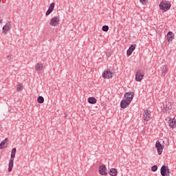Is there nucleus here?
I'll return each instance as SVG.
<instances>
[{"label":"nucleus","mask_w":176,"mask_h":176,"mask_svg":"<svg viewBox=\"0 0 176 176\" xmlns=\"http://www.w3.org/2000/svg\"><path fill=\"white\" fill-rule=\"evenodd\" d=\"M170 8H171V3L170 1L164 0L160 3V9L162 12H167V10H170Z\"/></svg>","instance_id":"1"},{"label":"nucleus","mask_w":176,"mask_h":176,"mask_svg":"<svg viewBox=\"0 0 176 176\" xmlns=\"http://www.w3.org/2000/svg\"><path fill=\"white\" fill-rule=\"evenodd\" d=\"M60 24V16H54L52 19H51L50 21V25L51 27H57V25H59Z\"/></svg>","instance_id":"2"},{"label":"nucleus","mask_w":176,"mask_h":176,"mask_svg":"<svg viewBox=\"0 0 176 176\" xmlns=\"http://www.w3.org/2000/svg\"><path fill=\"white\" fill-rule=\"evenodd\" d=\"M144 79V71L138 70L135 74V80L136 82H141Z\"/></svg>","instance_id":"3"},{"label":"nucleus","mask_w":176,"mask_h":176,"mask_svg":"<svg viewBox=\"0 0 176 176\" xmlns=\"http://www.w3.org/2000/svg\"><path fill=\"white\" fill-rule=\"evenodd\" d=\"M143 120L144 122H149L151 120V111L144 110L143 112Z\"/></svg>","instance_id":"4"},{"label":"nucleus","mask_w":176,"mask_h":176,"mask_svg":"<svg viewBox=\"0 0 176 176\" xmlns=\"http://www.w3.org/2000/svg\"><path fill=\"white\" fill-rule=\"evenodd\" d=\"M99 174L104 176L108 175V172L107 171V167L105 165H100L99 166Z\"/></svg>","instance_id":"5"},{"label":"nucleus","mask_w":176,"mask_h":176,"mask_svg":"<svg viewBox=\"0 0 176 176\" xmlns=\"http://www.w3.org/2000/svg\"><path fill=\"white\" fill-rule=\"evenodd\" d=\"M124 97L126 98V101H129V102H131L133 101V98H134V92H127L125 93Z\"/></svg>","instance_id":"6"},{"label":"nucleus","mask_w":176,"mask_h":176,"mask_svg":"<svg viewBox=\"0 0 176 176\" xmlns=\"http://www.w3.org/2000/svg\"><path fill=\"white\" fill-rule=\"evenodd\" d=\"M112 75L113 74L111 70H107L102 73V78H104V79H111Z\"/></svg>","instance_id":"7"},{"label":"nucleus","mask_w":176,"mask_h":176,"mask_svg":"<svg viewBox=\"0 0 176 176\" xmlns=\"http://www.w3.org/2000/svg\"><path fill=\"white\" fill-rule=\"evenodd\" d=\"M9 31H10V22H8L3 27V34H4V35H6V34H8Z\"/></svg>","instance_id":"8"},{"label":"nucleus","mask_w":176,"mask_h":176,"mask_svg":"<svg viewBox=\"0 0 176 176\" xmlns=\"http://www.w3.org/2000/svg\"><path fill=\"white\" fill-rule=\"evenodd\" d=\"M155 148L157 150V153L158 155H162V152H163V146L162 145V144L160 143L159 141H157L155 144Z\"/></svg>","instance_id":"9"},{"label":"nucleus","mask_w":176,"mask_h":176,"mask_svg":"<svg viewBox=\"0 0 176 176\" xmlns=\"http://www.w3.org/2000/svg\"><path fill=\"white\" fill-rule=\"evenodd\" d=\"M55 5H56V3H52L50 5L49 8H48L47 11L45 13V16H49V14H50L54 10Z\"/></svg>","instance_id":"10"},{"label":"nucleus","mask_w":176,"mask_h":176,"mask_svg":"<svg viewBox=\"0 0 176 176\" xmlns=\"http://www.w3.org/2000/svg\"><path fill=\"white\" fill-rule=\"evenodd\" d=\"M130 100H122L120 102V107L121 108H122L123 109L127 108L128 105H130Z\"/></svg>","instance_id":"11"},{"label":"nucleus","mask_w":176,"mask_h":176,"mask_svg":"<svg viewBox=\"0 0 176 176\" xmlns=\"http://www.w3.org/2000/svg\"><path fill=\"white\" fill-rule=\"evenodd\" d=\"M134 50H135V45H131L126 51V56L129 57L131 54H133V52H134Z\"/></svg>","instance_id":"12"},{"label":"nucleus","mask_w":176,"mask_h":176,"mask_svg":"<svg viewBox=\"0 0 176 176\" xmlns=\"http://www.w3.org/2000/svg\"><path fill=\"white\" fill-rule=\"evenodd\" d=\"M173 39H174V34L173 33V32H168L167 34L168 42H173Z\"/></svg>","instance_id":"13"},{"label":"nucleus","mask_w":176,"mask_h":176,"mask_svg":"<svg viewBox=\"0 0 176 176\" xmlns=\"http://www.w3.org/2000/svg\"><path fill=\"white\" fill-rule=\"evenodd\" d=\"M167 168L168 167L164 165L161 167V175L162 176L167 175Z\"/></svg>","instance_id":"14"},{"label":"nucleus","mask_w":176,"mask_h":176,"mask_svg":"<svg viewBox=\"0 0 176 176\" xmlns=\"http://www.w3.org/2000/svg\"><path fill=\"white\" fill-rule=\"evenodd\" d=\"M14 162V160H10L9 161L8 164V173H12V170H13V163Z\"/></svg>","instance_id":"15"},{"label":"nucleus","mask_w":176,"mask_h":176,"mask_svg":"<svg viewBox=\"0 0 176 176\" xmlns=\"http://www.w3.org/2000/svg\"><path fill=\"white\" fill-rule=\"evenodd\" d=\"M34 68L36 71H38L39 72L43 69V65H42V63H37L35 65Z\"/></svg>","instance_id":"16"},{"label":"nucleus","mask_w":176,"mask_h":176,"mask_svg":"<svg viewBox=\"0 0 176 176\" xmlns=\"http://www.w3.org/2000/svg\"><path fill=\"white\" fill-rule=\"evenodd\" d=\"M109 174L111 176H116L118 175V170L115 168H113L110 170Z\"/></svg>","instance_id":"17"},{"label":"nucleus","mask_w":176,"mask_h":176,"mask_svg":"<svg viewBox=\"0 0 176 176\" xmlns=\"http://www.w3.org/2000/svg\"><path fill=\"white\" fill-rule=\"evenodd\" d=\"M16 151L17 149L16 148H12L10 155V160H14Z\"/></svg>","instance_id":"18"},{"label":"nucleus","mask_w":176,"mask_h":176,"mask_svg":"<svg viewBox=\"0 0 176 176\" xmlns=\"http://www.w3.org/2000/svg\"><path fill=\"white\" fill-rule=\"evenodd\" d=\"M6 141H8V139H5L0 143V149H5L6 148Z\"/></svg>","instance_id":"19"},{"label":"nucleus","mask_w":176,"mask_h":176,"mask_svg":"<svg viewBox=\"0 0 176 176\" xmlns=\"http://www.w3.org/2000/svg\"><path fill=\"white\" fill-rule=\"evenodd\" d=\"M175 123H176V122H175V120H174V119H170L168 120L169 126H170V127H172L173 129H174V127L175 126Z\"/></svg>","instance_id":"20"},{"label":"nucleus","mask_w":176,"mask_h":176,"mask_svg":"<svg viewBox=\"0 0 176 176\" xmlns=\"http://www.w3.org/2000/svg\"><path fill=\"white\" fill-rule=\"evenodd\" d=\"M88 102L89 104H96L97 102V99L94 97H90L88 98Z\"/></svg>","instance_id":"21"},{"label":"nucleus","mask_w":176,"mask_h":176,"mask_svg":"<svg viewBox=\"0 0 176 176\" xmlns=\"http://www.w3.org/2000/svg\"><path fill=\"white\" fill-rule=\"evenodd\" d=\"M37 102H38V104H43V102H45V98H43V96H38L37 98Z\"/></svg>","instance_id":"22"},{"label":"nucleus","mask_w":176,"mask_h":176,"mask_svg":"<svg viewBox=\"0 0 176 176\" xmlns=\"http://www.w3.org/2000/svg\"><path fill=\"white\" fill-rule=\"evenodd\" d=\"M167 74V66H164L162 69V76H166Z\"/></svg>","instance_id":"23"},{"label":"nucleus","mask_w":176,"mask_h":176,"mask_svg":"<svg viewBox=\"0 0 176 176\" xmlns=\"http://www.w3.org/2000/svg\"><path fill=\"white\" fill-rule=\"evenodd\" d=\"M23 84H19L17 86H16V90L18 91H23Z\"/></svg>","instance_id":"24"},{"label":"nucleus","mask_w":176,"mask_h":176,"mask_svg":"<svg viewBox=\"0 0 176 176\" xmlns=\"http://www.w3.org/2000/svg\"><path fill=\"white\" fill-rule=\"evenodd\" d=\"M102 30L104 32H108V30H109V27L108 25H103L102 28Z\"/></svg>","instance_id":"25"},{"label":"nucleus","mask_w":176,"mask_h":176,"mask_svg":"<svg viewBox=\"0 0 176 176\" xmlns=\"http://www.w3.org/2000/svg\"><path fill=\"white\" fill-rule=\"evenodd\" d=\"M151 171H157V165H154L151 167Z\"/></svg>","instance_id":"26"},{"label":"nucleus","mask_w":176,"mask_h":176,"mask_svg":"<svg viewBox=\"0 0 176 176\" xmlns=\"http://www.w3.org/2000/svg\"><path fill=\"white\" fill-rule=\"evenodd\" d=\"M7 58L9 61H12L13 60V55H8Z\"/></svg>","instance_id":"27"},{"label":"nucleus","mask_w":176,"mask_h":176,"mask_svg":"<svg viewBox=\"0 0 176 176\" xmlns=\"http://www.w3.org/2000/svg\"><path fill=\"white\" fill-rule=\"evenodd\" d=\"M140 2L142 5H145V3H146V0H140Z\"/></svg>","instance_id":"28"},{"label":"nucleus","mask_w":176,"mask_h":176,"mask_svg":"<svg viewBox=\"0 0 176 176\" xmlns=\"http://www.w3.org/2000/svg\"><path fill=\"white\" fill-rule=\"evenodd\" d=\"M166 175H170V169H168V167L166 168Z\"/></svg>","instance_id":"29"},{"label":"nucleus","mask_w":176,"mask_h":176,"mask_svg":"<svg viewBox=\"0 0 176 176\" xmlns=\"http://www.w3.org/2000/svg\"><path fill=\"white\" fill-rule=\"evenodd\" d=\"M106 56H107L108 57H109V56H111V54H110L109 52H107V53L106 54Z\"/></svg>","instance_id":"30"},{"label":"nucleus","mask_w":176,"mask_h":176,"mask_svg":"<svg viewBox=\"0 0 176 176\" xmlns=\"http://www.w3.org/2000/svg\"><path fill=\"white\" fill-rule=\"evenodd\" d=\"M0 23H2V21L0 20Z\"/></svg>","instance_id":"31"},{"label":"nucleus","mask_w":176,"mask_h":176,"mask_svg":"<svg viewBox=\"0 0 176 176\" xmlns=\"http://www.w3.org/2000/svg\"><path fill=\"white\" fill-rule=\"evenodd\" d=\"M2 0H0V3H1V1Z\"/></svg>","instance_id":"32"}]
</instances>
